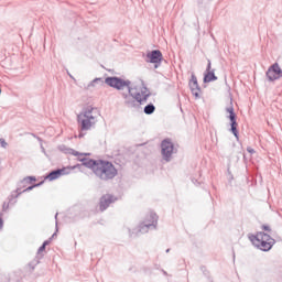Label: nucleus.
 I'll use <instances>...</instances> for the list:
<instances>
[{"instance_id":"2eb2a0df","label":"nucleus","mask_w":282,"mask_h":282,"mask_svg":"<svg viewBox=\"0 0 282 282\" xmlns=\"http://www.w3.org/2000/svg\"><path fill=\"white\" fill-rule=\"evenodd\" d=\"M59 151H62L63 153H66L68 155H75V158H78V155H83L78 151H76L72 148H67L65 145H59Z\"/></svg>"},{"instance_id":"4468645a","label":"nucleus","mask_w":282,"mask_h":282,"mask_svg":"<svg viewBox=\"0 0 282 282\" xmlns=\"http://www.w3.org/2000/svg\"><path fill=\"white\" fill-rule=\"evenodd\" d=\"M62 175H69V169L63 167L52 171L46 176V178L50 180V182H54V180H58V177H61Z\"/></svg>"},{"instance_id":"1a4fd4ad","label":"nucleus","mask_w":282,"mask_h":282,"mask_svg":"<svg viewBox=\"0 0 282 282\" xmlns=\"http://www.w3.org/2000/svg\"><path fill=\"white\" fill-rule=\"evenodd\" d=\"M147 63L154 64V67L158 68L162 64V52L160 50H154L150 53H147Z\"/></svg>"},{"instance_id":"5701e85b","label":"nucleus","mask_w":282,"mask_h":282,"mask_svg":"<svg viewBox=\"0 0 282 282\" xmlns=\"http://www.w3.org/2000/svg\"><path fill=\"white\" fill-rule=\"evenodd\" d=\"M98 82L102 83V78H95V79L91 82V85H94L95 83H98Z\"/></svg>"},{"instance_id":"393cba45","label":"nucleus","mask_w":282,"mask_h":282,"mask_svg":"<svg viewBox=\"0 0 282 282\" xmlns=\"http://www.w3.org/2000/svg\"><path fill=\"white\" fill-rule=\"evenodd\" d=\"M3 228V219L0 217V230Z\"/></svg>"},{"instance_id":"7ed1b4c3","label":"nucleus","mask_w":282,"mask_h":282,"mask_svg":"<svg viewBox=\"0 0 282 282\" xmlns=\"http://www.w3.org/2000/svg\"><path fill=\"white\" fill-rule=\"evenodd\" d=\"M98 119L96 118V108L88 106L77 116V123L80 131H89L93 127H96Z\"/></svg>"},{"instance_id":"20e7f679","label":"nucleus","mask_w":282,"mask_h":282,"mask_svg":"<svg viewBox=\"0 0 282 282\" xmlns=\"http://www.w3.org/2000/svg\"><path fill=\"white\" fill-rule=\"evenodd\" d=\"M249 239L253 246L259 250H262V252H269V250H272V246L276 243V240H274L271 235L263 231H260L257 235H251Z\"/></svg>"},{"instance_id":"39448f33","label":"nucleus","mask_w":282,"mask_h":282,"mask_svg":"<svg viewBox=\"0 0 282 282\" xmlns=\"http://www.w3.org/2000/svg\"><path fill=\"white\" fill-rule=\"evenodd\" d=\"M158 214L150 212L147 216L143 223L139 225V232L144 235L145 232H149V230L153 229L155 230L158 228Z\"/></svg>"},{"instance_id":"aec40b11","label":"nucleus","mask_w":282,"mask_h":282,"mask_svg":"<svg viewBox=\"0 0 282 282\" xmlns=\"http://www.w3.org/2000/svg\"><path fill=\"white\" fill-rule=\"evenodd\" d=\"M41 252H45V245H42L39 250H37V254H41Z\"/></svg>"},{"instance_id":"dca6fc26","label":"nucleus","mask_w":282,"mask_h":282,"mask_svg":"<svg viewBox=\"0 0 282 282\" xmlns=\"http://www.w3.org/2000/svg\"><path fill=\"white\" fill-rule=\"evenodd\" d=\"M41 184H43V183H37V184H34V185H31V186L26 187L23 191H21V188H18L17 189L18 195H15V197H19V195H21V193H30V191H32L33 188H37V186H41Z\"/></svg>"},{"instance_id":"cd10ccee","label":"nucleus","mask_w":282,"mask_h":282,"mask_svg":"<svg viewBox=\"0 0 282 282\" xmlns=\"http://www.w3.org/2000/svg\"><path fill=\"white\" fill-rule=\"evenodd\" d=\"M55 225H56V230H58V221H56Z\"/></svg>"},{"instance_id":"0eeeda50","label":"nucleus","mask_w":282,"mask_h":282,"mask_svg":"<svg viewBox=\"0 0 282 282\" xmlns=\"http://www.w3.org/2000/svg\"><path fill=\"white\" fill-rule=\"evenodd\" d=\"M226 112L229 113L228 119L230 120V131L235 135V138L239 140V130H237L239 123H237V113H235V107L230 105L226 108Z\"/></svg>"},{"instance_id":"423d86ee","label":"nucleus","mask_w":282,"mask_h":282,"mask_svg":"<svg viewBox=\"0 0 282 282\" xmlns=\"http://www.w3.org/2000/svg\"><path fill=\"white\" fill-rule=\"evenodd\" d=\"M173 151H175V145H173L171 139H165L161 142V153L165 162H171Z\"/></svg>"},{"instance_id":"412c9836","label":"nucleus","mask_w":282,"mask_h":282,"mask_svg":"<svg viewBox=\"0 0 282 282\" xmlns=\"http://www.w3.org/2000/svg\"><path fill=\"white\" fill-rule=\"evenodd\" d=\"M8 208H10V203H3L2 209L6 212Z\"/></svg>"},{"instance_id":"ddd939ff","label":"nucleus","mask_w":282,"mask_h":282,"mask_svg":"<svg viewBox=\"0 0 282 282\" xmlns=\"http://www.w3.org/2000/svg\"><path fill=\"white\" fill-rule=\"evenodd\" d=\"M217 76L215 75V69H212L210 59L207 61L206 73L204 75V83H213L217 80Z\"/></svg>"},{"instance_id":"a211bd4d","label":"nucleus","mask_w":282,"mask_h":282,"mask_svg":"<svg viewBox=\"0 0 282 282\" xmlns=\"http://www.w3.org/2000/svg\"><path fill=\"white\" fill-rule=\"evenodd\" d=\"M31 182H36V177L26 176V177L23 178L22 184H30Z\"/></svg>"},{"instance_id":"9d476101","label":"nucleus","mask_w":282,"mask_h":282,"mask_svg":"<svg viewBox=\"0 0 282 282\" xmlns=\"http://www.w3.org/2000/svg\"><path fill=\"white\" fill-rule=\"evenodd\" d=\"M132 96H133L137 105L140 107V105H144V102H147V100H149V96H151V93H149L147 87H143V89L141 91H138V93L132 91Z\"/></svg>"},{"instance_id":"a878e982","label":"nucleus","mask_w":282,"mask_h":282,"mask_svg":"<svg viewBox=\"0 0 282 282\" xmlns=\"http://www.w3.org/2000/svg\"><path fill=\"white\" fill-rule=\"evenodd\" d=\"M247 151H248L249 153H254V149H252V148H248Z\"/></svg>"},{"instance_id":"7c9ffc66","label":"nucleus","mask_w":282,"mask_h":282,"mask_svg":"<svg viewBox=\"0 0 282 282\" xmlns=\"http://www.w3.org/2000/svg\"><path fill=\"white\" fill-rule=\"evenodd\" d=\"M166 252H171V249H166Z\"/></svg>"},{"instance_id":"6e6552de","label":"nucleus","mask_w":282,"mask_h":282,"mask_svg":"<svg viewBox=\"0 0 282 282\" xmlns=\"http://www.w3.org/2000/svg\"><path fill=\"white\" fill-rule=\"evenodd\" d=\"M265 76L270 83H274V80H279V78H282V69L281 66H279V63H274L271 65L267 73Z\"/></svg>"},{"instance_id":"f257e3e1","label":"nucleus","mask_w":282,"mask_h":282,"mask_svg":"<svg viewBox=\"0 0 282 282\" xmlns=\"http://www.w3.org/2000/svg\"><path fill=\"white\" fill-rule=\"evenodd\" d=\"M80 162L83 166H86V169H91L96 177L102 182H109V180H113V177L118 175L116 165L109 161L83 158L80 159Z\"/></svg>"},{"instance_id":"f3484780","label":"nucleus","mask_w":282,"mask_h":282,"mask_svg":"<svg viewBox=\"0 0 282 282\" xmlns=\"http://www.w3.org/2000/svg\"><path fill=\"white\" fill-rule=\"evenodd\" d=\"M145 116H151L152 113H155V106L153 104H149L143 109Z\"/></svg>"},{"instance_id":"c85d7f7f","label":"nucleus","mask_w":282,"mask_h":282,"mask_svg":"<svg viewBox=\"0 0 282 282\" xmlns=\"http://www.w3.org/2000/svg\"><path fill=\"white\" fill-rule=\"evenodd\" d=\"M55 219H58V213L55 214Z\"/></svg>"},{"instance_id":"b1692460","label":"nucleus","mask_w":282,"mask_h":282,"mask_svg":"<svg viewBox=\"0 0 282 282\" xmlns=\"http://www.w3.org/2000/svg\"><path fill=\"white\" fill-rule=\"evenodd\" d=\"M42 246H44L45 248L46 246H50V240H45Z\"/></svg>"},{"instance_id":"bb28decb","label":"nucleus","mask_w":282,"mask_h":282,"mask_svg":"<svg viewBox=\"0 0 282 282\" xmlns=\"http://www.w3.org/2000/svg\"><path fill=\"white\" fill-rule=\"evenodd\" d=\"M55 236H56V232H54V234L52 235V237L50 238V240H51V239H54Z\"/></svg>"},{"instance_id":"9b49d317","label":"nucleus","mask_w":282,"mask_h":282,"mask_svg":"<svg viewBox=\"0 0 282 282\" xmlns=\"http://www.w3.org/2000/svg\"><path fill=\"white\" fill-rule=\"evenodd\" d=\"M116 202V198H113V195L106 194L100 198L99 208L101 213L104 210H107L109 208V205L113 204Z\"/></svg>"},{"instance_id":"473e14b6","label":"nucleus","mask_w":282,"mask_h":282,"mask_svg":"<svg viewBox=\"0 0 282 282\" xmlns=\"http://www.w3.org/2000/svg\"><path fill=\"white\" fill-rule=\"evenodd\" d=\"M72 169H76V166H73Z\"/></svg>"},{"instance_id":"4be33fe9","label":"nucleus","mask_w":282,"mask_h":282,"mask_svg":"<svg viewBox=\"0 0 282 282\" xmlns=\"http://www.w3.org/2000/svg\"><path fill=\"white\" fill-rule=\"evenodd\" d=\"M262 230H265L267 232H270L272 229L268 225L262 226Z\"/></svg>"},{"instance_id":"f8f14e48","label":"nucleus","mask_w":282,"mask_h":282,"mask_svg":"<svg viewBox=\"0 0 282 282\" xmlns=\"http://www.w3.org/2000/svg\"><path fill=\"white\" fill-rule=\"evenodd\" d=\"M189 89H191L193 96H195V98H199L202 88L199 87V84L197 83V76H195V74H192V78L189 80Z\"/></svg>"},{"instance_id":"2f4dec72","label":"nucleus","mask_w":282,"mask_h":282,"mask_svg":"<svg viewBox=\"0 0 282 282\" xmlns=\"http://www.w3.org/2000/svg\"><path fill=\"white\" fill-rule=\"evenodd\" d=\"M79 138H83V134H79Z\"/></svg>"},{"instance_id":"6ab92c4d","label":"nucleus","mask_w":282,"mask_h":282,"mask_svg":"<svg viewBox=\"0 0 282 282\" xmlns=\"http://www.w3.org/2000/svg\"><path fill=\"white\" fill-rule=\"evenodd\" d=\"M0 144H1L2 149H6V147H8V142H6L4 139H0Z\"/></svg>"},{"instance_id":"f03ea898","label":"nucleus","mask_w":282,"mask_h":282,"mask_svg":"<svg viewBox=\"0 0 282 282\" xmlns=\"http://www.w3.org/2000/svg\"><path fill=\"white\" fill-rule=\"evenodd\" d=\"M105 83L108 85V87H112V89H117V91H122V89L128 90L127 93H122V98L124 100L126 107L128 109H135L138 108V104L135 101V98L133 97V88L131 87V80L129 79H122L120 77H107L105 79Z\"/></svg>"},{"instance_id":"c756f323","label":"nucleus","mask_w":282,"mask_h":282,"mask_svg":"<svg viewBox=\"0 0 282 282\" xmlns=\"http://www.w3.org/2000/svg\"><path fill=\"white\" fill-rule=\"evenodd\" d=\"M42 151L45 153V148H42Z\"/></svg>"}]
</instances>
